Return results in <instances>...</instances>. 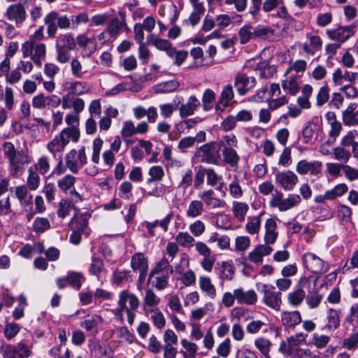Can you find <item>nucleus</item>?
I'll use <instances>...</instances> for the list:
<instances>
[{
  "instance_id": "63",
  "label": "nucleus",
  "mask_w": 358,
  "mask_h": 358,
  "mask_svg": "<svg viewBox=\"0 0 358 358\" xmlns=\"http://www.w3.org/2000/svg\"><path fill=\"white\" fill-rule=\"evenodd\" d=\"M57 60L62 64L66 63L71 58L70 49L64 48L60 45H56Z\"/></svg>"
},
{
  "instance_id": "15",
  "label": "nucleus",
  "mask_w": 358,
  "mask_h": 358,
  "mask_svg": "<svg viewBox=\"0 0 358 358\" xmlns=\"http://www.w3.org/2000/svg\"><path fill=\"white\" fill-rule=\"evenodd\" d=\"M6 16L8 20L15 21L17 24H20L26 18L24 7L21 3L11 5L8 7Z\"/></svg>"
},
{
  "instance_id": "51",
  "label": "nucleus",
  "mask_w": 358,
  "mask_h": 358,
  "mask_svg": "<svg viewBox=\"0 0 358 358\" xmlns=\"http://www.w3.org/2000/svg\"><path fill=\"white\" fill-rule=\"evenodd\" d=\"M333 155L336 160L343 163H347L351 157L350 152L341 145L333 149Z\"/></svg>"
},
{
  "instance_id": "30",
  "label": "nucleus",
  "mask_w": 358,
  "mask_h": 358,
  "mask_svg": "<svg viewBox=\"0 0 358 358\" xmlns=\"http://www.w3.org/2000/svg\"><path fill=\"white\" fill-rule=\"evenodd\" d=\"M282 87L287 94L294 96L299 91V85L296 76H290L281 81Z\"/></svg>"
},
{
  "instance_id": "49",
  "label": "nucleus",
  "mask_w": 358,
  "mask_h": 358,
  "mask_svg": "<svg viewBox=\"0 0 358 358\" xmlns=\"http://www.w3.org/2000/svg\"><path fill=\"white\" fill-rule=\"evenodd\" d=\"M171 275L167 273H155V275L153 277L155 278L153 286L159 291L164 290L168 287L169 279Z\"/></svg>"
},
{
  "instance_id": "44",
  "label": "nucleus",
  "mask_w": 358,
  "mask_h": 358,
  "mask_svg": "<svg viewBox=\"0 0 358 358\" xmlns=\"http://www.w3.org/2000/svg\"><path fill=\"white\" fill-rule=\"evenodd\" d=\"M150 178L147 180L148 184L153 182L161 181L164 176V171L162 166L159 165L152 166L148 171Z\"/></svg>"
},
{
  "instance_id": "59",
  "label": "nucleus",
  "mask_w": 358,
  "mask_h": 358,
  "mask_svg": "<svg viewBox=\"0 0 358 358\" xmlns=\"http://www.w3.org/2000/svg\"><path fill=\"white\" fill-rule=\"evenodd\" d=\"M189 229L194 236L199 237L206 231V225L201 220H197L189 224Z\"/></svg>"
},
{
  "instance_id": "8",
  "label": "nucleus",
  "mask_w": 358,
  "mask_h": 358,
  "mask_svg": "<svg viewBox=\"0 0 358 358\" xmlns=\"http://www.w3.org/2000/svg\"><path fill=\"white\" fill-rule=\"evenodd\" d=\"M301 199L298 194H289L287 199H283L281 192L273 194L270 204L272 207H276L280 211H286L298 205Z\"/></svg>"
},
{
  "instance_id": "9",
  "label": "nucleus",
  "mask_w": 358,
  "mask_h": 358,
  "mask_svg": "<svg viewBox=\"0 0 358 358\" xmlns=\"http://www.w3.org/2000/svg\"><path fill=\"white\" fill-rule=\"evenodd\" d=\"M262 287L264 292L263 302L268 307L277 311L280 310L282 303L280 293L275 292L273 286L269 287L268 285L264 284Z\"/></svg>"
},
{
  "instance_id": "23",
  "label": "nucleus",
  "mask_w": 358,
  "mask_h": 358,
  "mask_svg": "<svg viewBox=\"0 0 358 358\" xmlns=\"http://www.w3.org/2000/svg\"><path fill=\"white\" fill-rule=\"evenodd\" d=\"M204 210L205 208L203 201L194 199L188 203L185 210V215L187 218L195 219L202 215Z\"/></svg>"
},
{
  "instance_id": "47",
  "label": "nucleus",
  "mask_w": 358,
  "mask_h": 358,
  "mask_svg": "<svg viewBox=\"0 0 358 358\" xmlns=\"http://www.w3.org/2000/svg\"><path fill=\"white\" fill-rule=\"evenodd\" d=\"M215 92L210 89L206 90L202 96V107L203 110H210L213 108V103L215 101Z\"/></svg>"
},
{
  "instance_id": "38",
  "label": "nucleus",
  "mask_w": 358,
  "mask_h": 358,
  "mask_svg": "<svg viewBox=\"0 0 358 358\" xmlns=\"http://www.w3.org/2000/svg\"><path fill=\"white\" fill-rule=\"evenodd\" d=\"M46 56V46L43 43H36L31 56V60L37 66H41Z\"/></svg>"
},
{
  "instance_id": "62",
  "label": "nucleus",
  "mask_w": 358,
  "mask_h": 358,
  "mask_svg": "<svg viewBox=\"0 0 358 358\" xmlns=\"http://www.w3.org/2000/svg\"><path fill=\"white\" fill-rule=\"evenodd\" d=\"M329 99V88L327 85L321 87L317 94L316 101L318 106L324 105Z\"/></svg>"
},
{
  "instance_id": "21",
  "label": "nucleus",
  "mask_w": 358,
  "mask_h": 358,
  "mask_svg": "<svg viewBox=\"0 0 358 358\" xmlns=\"http://www.w3.org/2000/svg\"><path fill=\"white\" fill-rule=\"evenodd\" d=\"M199 106L200 101L195 96H189L187 103L179 107L180 116L185 117L194 115Z\"/></svg>"
},
{
  "instance_id": "10",
  "label": "nucleus",
  "mask_w": 358,
  "mask_h": 358,
  "mask_svg": "<svg viewBox=\"0 0 358 358\" xmlns=\"http://www.w3.org/2000/svg\"><path fill=\"white\" fill-rule=\"evenodd\" d=\"M355 29L356 27L354 25L340 27L337 29L327 30V35L333 41L343 43L354 36Z\"/></svg>"
},
{
  "instance_id": "27",
  "label": "nucleus",
  "mask_w": 358,
  "mask_h": 358,
  "mask_svg": "<svg viewBox=\"0 0 358 358\" xmlns=\"http://www.w3.org/2000/svg\"><path fill=\"white\" fill-rule=\"evenodd\" d=\"M65 87L69 93L75 95H82L90 91V85L83 81L66 82Z\"/></svg>"
},
{
  "instance_id": "37",
  "label": "nucleus",
  "mask_w": 358,
  "mask_h": 358,
  "mask_svg": "<svg viewBox=\"0 0 358 358\" xmlns=\"http://www.w3.org/2000/svg\"><path fill=\"white\" fill-rule=\"evenodd\" d=\"M267 320L266 317L263 319L255 320L250 316H248V333L257 334L262 328L266 327Z\"/></svg>"
},
{
  "instance_id": "2",
  "label": "nucleus",
  "mask_w": 358,
  "mask_h": 358,
  "mask_svg": "<svg viewBox=\"0 0 358 358\" xmlns=\"http://www.w3.org/2000/svg\"><path fill=\"white\" fill-rule=\"evenodd\" d=\"M118 306L117 314L121 316L122 312L126 311L127 322L131 324L136 315L134 311L139 306V300L137 296L133 293L123 290L119 296Z\"/></svg>"
},
{
  "instance_id": "7",
  "label": "nucleus",
  "mask_w": 358,
  "mask_h": 358,
  "mask_svg": "<svg viewBox=\"0 0 358 358\" xmlns=\"http://www.w3.org/2000/svg\"><path fill=\"white\" fill-rule=\"evenodd\" d=\"M220 146L217 143H206L197 149L196 156L201 157L202 162L216 164L220 156Z\"/></svg>"
},
{
  "instance_id": "16",
  "label": "nucleus",
  "mask_w": 358,
  "mask_h": 358,
  "mask_svg": "<svg viewBox=\"0 0 358 358\" xmlns=\"http://www.w3.org/2000/svg\"><path fill=\"white\" fill-rule=\"evenodd\" d=\"M357 103H350L342 113V120L346 126L358 125V110Z\"/></svg>"
},
{
  "instance_id": "18",
  "label": "nucleus",
  "mask_w": 358,
  "mask_h": 358,
  "mask_svg": "<svg viewBox=\"0 0 358 358\" xmlns=\"http://www.w3.org/2000/svg\"><path fill=\"white\" fill-rule=\"evenodd\" d=\"M76 180V179L74 176L67 174L57 181V185L62 191L64 192L69 191L71 195H74L80 199V196L74 188Z\"/></svg>"
},
{
  "instance_id": "25",
  "label": "nucleus",
  "mask_w": 358,
  "mask_h": 358,
  "mask_svg": "<svg viewBox=\"0 0 358 358\" xmlns=\"http://www.w3.org/2000/svg\"><path fill=\"white\" fill-rule=\"evenodd\" d=\"M307 38L309 43H305L303 45V50L307 54L314 55L317 51L321 49L322 41L320 36L310 34H307Z\"/></svg>"
},
{
  "instance_id": "5",
  "label": "nucleus",
  "mask_w": 358,
  "mask_h": 358,
  "mask_svg": "<svg viewBox=\"0 0 358 358\" xmlns=\"http://www.w3.org/2000/svg\"><path fill=\"white\" fill-rule=\"evenodd\" d=\"M304 266L310 272L320 274L328 271L329 264L312 252H306L302 257Z\"/></svg>"
},
{
  "instance_id": "55",
  "label": "nucleus",
  "mask_w": 358,
  "mask_h": 358,
  "mask_svg": "<svg viewBox=\"0 0 358 358\" xmlns=\"http://www.w3.org/2000/svg\"><path fill=\"white\" fill-rule=\"evenodd\" d=\"M329 329H336L340 324V315L338 310L330 308L327 313Z\"/></svg>"
},
{
  "instance_id": "20",
  "label": "nucleus",
  "mask_w": 358,
  "mask_h": 358,
  "mask_svg": "<svg viewBox=\"0 0 358 358\" xmlns=\"http://www.w3.org/2000/svg\"><path fill=\"white\" fill-rule=\"evenodd\" d=\"M277 222L273 218L266 220L265 223L264 241L266 245L273 244L278 236Z\"/></svg>"
},
{
  "instance_id": "1",
  "label": "nucleus",
  "mask_w": 358,
  "mask_h": 358,
  "mask_svg": "<svg viewBox=\"0 0 358 358\" xmlns=\"http://www.w3.org/2000/svg\"><path fill=\"white\" fill-rule=\"evenodd\" d=\"M4 157L8 161V171L13 178H19L24 172V165L31 162L30 157L27 151L18 150L11 142H6L2 145Z\"/></svg>"
},
{
  "instance_id": "54",
  "label": "nucleus",
  "mask_w": 358,
  "mask_h": 358,
  "mask_svg": "<svg viewBox=\"0 0 358 358\" xmlns=\"http://www.w3.org/2000/svg\"><path fill=\"white\" fill-rule=\"evenodd\" d=\"M169 57L175 59V64L180 66L188 56V52L186 50H177L174 47L169 52Z\"/></svg>"
},
{
  "instance_id": "6",
  "label": "nucleus",
  "mask_w": 358,
  "mask_h": 358,
  "mask_svg": "<svg viewBox=\"0 0 358 358\" xmlns=\"http://www.w3.org/2000/svg\"><path fill=\"white\" fill-rule=\"evenodd\" d=\"M0 352L3 358H28L31 355L29 346L22 342L17 345H3L0 347Z\"/></svg>"
},
{
  "instance_id": "40",
  "label": "nucleus",
  "mask_w": 358,
  "mask_h": 358,
  "mask_svg": "<svg viewBox=\"0 0 358 358\" xmlns=\"http://www.w3.org/2000/svg\"><path fill=\"white\" fill-rule=\"evenodd\" d=\"M148 41L152 44L157 49L165 51L167 55H169V50L173 48L169 41L162 38H155L152 34L148 36Z\"/></svg>"
},
{
  "instance_id": "36",
  "label": "nucleus",
  "mask_w": 358,
  "mask_h": 358,
  "mask_svg": "<svg viewBox=\"0 0 358 358\" xmlns=\"http://www.w3.org/2000/svg\"><path fill=\"white\" fill-rule=\"evenodd\" d=\"M88 225V218L83 215L73 217L69 224L71 230H76L84 233Z\"/></svg>"
},
{
  "instance_id": "4",
  "label": "nucleus",
  "mask_w": 358,
  "mask_h": 358,
  "mask_svg": "<svg viewBox=\"0 0 358 358\" xmlns=\"http://www.w3.org/2000/svg\"><path fill=\"white\" fill-rule=\"evenodd\" d=\"M87 162V157L84 146L81 147L78 151L72 149L65 155L66 166L73 173H78L80 168L85 166Z\"/></svg>"
},
{
  "instance_id": "17",
  "label": "nucleus",
  "mask_w": 358,
  "mask_h": 358,
  "mask_svg": "<svg viewBox=\"0 0 358 358\" xmlns=\"http://www.w3.org/2000/svg\"><path fill=\"white\" fill-rule=\"evenodd\" d=\"M199 197L203 204L210 208H222L224 206V201L216 198L213 189L203 191L199 194Z\"/></svg>"
},
{
  "instance_id": "12",
  "label": "nucleus",
  "mask_w": 358,
  "mask_h": 358,
  "mask_svg": "<svg viewBox=\"0 0 358 358\" xmlns=\"http://www.w3.org/2000/svg\"><path fill=\"white\" fill-rule=\"evenodd\" d=\"M322 164L320 161L308 162L306 159H301L296 164V171L300 175L310 174L317 176L321 173Z\"/></svg>"
},
{
  "instance_id": "33",
  "label": "nucleus",
  "mask_w": 358,
  "mask_h": 358,
  "mask_svg": "<svg viewBox=\"0 0 358 358\" xmlns=\"http://www.w3.org/2000/svg\"><path fill=\"white\" fill-rule=\"evenodd\" d=\"M66 146V145L57 135L47 144L46 148L56 158L58 154L64 150Z\"/></svg>"
},
{
  "instance_id": "28",
  "label": "nucleus",
  "mask_w": 358,
  "mask_h": 358,
  "mask_svg": "<svg viewBox=\"0 0 358 358\" xmlns=\"http://www.w3.org/2000/svg\"><path fill=\"white\" fill-rule=\"evenodd\" d=\"M281 321L286 327H294L301 322V316L299 311H285L281 314Z\"/></svg>"
},
{
  "instance_id": "13",
  "label": "nucleus",
  "mask_w": 358,
  "mask_h": 358,
  "mask_svg": "<svg viewBox=\"0 0 358 358\" xmlns=\"http://www.w3.org/2000/svg\"><path fill=\"white\" fill-rule=\"evenodd\" d=\"M131 266L134 271H139L138 282H143L148 273V260L141 252L134 255L131 259Z\"/></svg>"
},
{
  "instance_id": "14",
  "label": "nucleus",
  "mask_w": 358,
  "mask_h": 358,
  "mask_svg": "<svg viewBox=\"0 0 358 358\" xmlns=\"http://www.w3.org/2000/svg\"><path fill=\"white\" fill-rule=\"evenodd\" d=\"M332 80L336 86H342L345 82L355 83L358 80V73L348 71H343L341 69L337 68L332 73Z\"/></svg>"
},
{
  "instance_id": "53",
  "label": "nucleus",
  "mask_w": 358,
  "mask_h": 358,
  "mask_svg": "<svg viewBox=\"0 0 358 358\" xmlns=\"http://www.w3.org/2000/svg\"><path fill=\"white\" fill-rule=\"evenodd\" d=\"M306 338V334L299 333L287 338L292 354L296 350L298 346L305 342Z\"/></svg>"
},
{
  "instance_id": "58",
  "label": "nucleus",
  "mask_w": 358,
  "mask_h": 358,
  "mask_svg": "<svg viewBox=\"0 0 358 358\" xmlns=\"http://www.w3.org/2000/svg\"><path fill=\"white\" fill-rule=\"evenodd\" d=\"M234 86L240 95H244L246 93V75L239 73L235 78Z\"/></svg>"
},
{
  "instance_id": "56",
  "label": "nucleus",
  "mask_w": 358,
  "mask_h": 358,
  "mask_svg": "<svg viewBox=\"0 0 358 358\" xmlns=\"http://www.w3.org/2000/svg\"><path fill=\"white\" fill-rule=\"evenodd\" d=\"M151 320L154 324L158 328L162 329L165 326L166 319L163 313L158 309H152L150 310Z\"/></svg>"
},
{
  "instance_id": "43",
  "label": "nucleus",
  "mask_w": 358,
  "mask_h": 358,
  "mask_svg": "<svg viewBox=\"0 0 358 358\" xmlns=\"http://www.w3.org/2000/svg\"><path fill=\"white\" fill-rule=\"evenodd\" d=\"M306 296V292L298 288L289 292L287 295V300L289 304L293 306H299L301 304Z\"/></svg>"
},
{
  "instance_id": "64",
  "label": "nucleus",
  "mask_w": 358,
  "mask_h": 358,
  "mask_svg": "<svg viewBox=\"0 0 358 358\" xmlns=\"http://www.w3.org/2000/svg\"><path fill=\"white\" fill-rule=\"evenodd\" d=\"M306 301L310 308H316L320 304L323 296L317 292L313 294H308L305 296Z\"/></svg>"
},
{
  "instance_id": "41",
  "label": "nucleus",
  "mask_w": 358,
  "mask_h": 358,
  "mask_svg": "<svg viewBox=\"0 0 358 358\" xmlns=\"http://www.w3.org/2000/svg\"><path fill=\"white\" fill-rule=\"evenodd\" d=\"M176 241L183 248H191L195 243L194 236L187 231L179 232L176 236Z\"/></svg>"
},
{
  "instance_id": "60",
  "label": "nucleus",
  "mask_w": 358,
  "mask_h": 358,
  "mask_svg": "<svg viewBox=\"0 0 358 358\" xmlns=\"http://www.w3.org/2000/svg\"><path fill=\"white\" fill-rule=\"evenodd\" d=\"M224 161L231 166H235L238 163L239 157L236 152L231 148H225L223 150Z\"/></svg>"
},
{
  "instance_id": "32",
  "label": "nucleus",
  "mask_w": 358,
  "mask_h": 358,
  "mask_svg": "<svg viewBox=\"0 0 358 358\" xmlns=\"http://www.w3.org/2000/svg\"><path fill=\"white\" fill-rule=\"evenodd\" d=\"M27 187L25 185L17 186L15 194L22 206H29L32 203V195L28 192Z\"/></svg>"
},
{
  "instance_id": "48",
  "label": "nucleus",
  "mask_w": 358,
  "mask_h": 358,
  "mask_svg": "<svg viewBox=\"0 0 358 358\" xmlns=\"http://www.w3.org/2000/svg\"><path fill=\"white\" fill-rule=\"evenodd\" d=\"M160 302V299L158 297L154 291L151 289H147L145 291V296L143 298V303L145 306L149 308L157 307Z\"/></svg>"
},
{
  "instance_id": "26",
  "label": "nucleus",
  "mask_w": 358,
  "mask_h": 358,
  "mask_svg": "<svg viewBox=\"0 0 358 358\" xmlns=\"http://www.w3.org/2000/svg\"><path fill=\"white\" fill-rule=\"evenodd\" d=\"M76 43L88 51L89 55L93 54L97 49V43L94 38H88L86 34H79L76 39Z\"/></svg>"
},
{
  "instance_id": "24",
  "label": "nucleus",
  "mask_w": 358,
  "mask_h": 358,
  "mask_svg": "<svg viewBox=\"0 0 358 358\" xmlns=\"http://www.w3.org/2000/svg\"><path fill=\"white\" fill-rule=\"evenodd\" d=\"M199 288L210 299H214L217 296V291L211 279L208 276H200L199 279Z\"/></svg>"
},
{
  "instance_id": "29",
  "label": "nucleus",
  "mask_w": 358,
  "mask_h": 358,
  "mask_svg": "<svg viewBox=\"0 0 358 358\" xmlns=\"http://www.w3.org/2000/svg\"><path fill=\"white\" fill-rule=\"evenodd\" d=\"M58 136L67 145L70 141L77 143L80 138V134L76 127H69L63 129Z\"/></svg>"
},
{
  "instance_id": "46",
  "label": "nucleus",
  "mask_w": 358,
  "mask_h": 358,
  "mask_svg": "<svg viewBox=\"0 0 358 358\" xmlns=\"http://www.w3.org/2000/svg\"><path fill=\"white\" fill-rule=\"evenodd\" d=\"M125 24L124 20L118 19L117 17L110 20L108 24L107 31L111 36H116L118 35Z\"/></svg>"
},
{
  "instance_id": "34",
  "label": "nucleus",
  "mask_w": 358,
  "mask_h": 358,
  "mask_svg": "<svg viewBox=\"0 0 358 358\" xmlns=\"http://www.w3.org/2000/svg\"><path fill=\"white\" fill-rule=\"evenodd\" d=\"M170 261L164 257L156 266L150 271L149 278L155 275V273H167L172 274L173 272V267L169 264Z\"/></svg>"
},
{
  "instance_id": "39",
  "label": "nucleus",
  "mask_w": 358,
  "mask_h": 358,
  "mask_svg": "<svg viewBox=\"0 0 358 358\" xmlns=\"http://www.w3.org/2000/svg\"><path fill=\"white\" fill-rule=\"evenodd\" d=\"M317 279L313 276L303 277L299 281V288L306 290L308 294H313L317 292Z\"/></svg>"
},
{
  "instance_id": "42",
  "label": "nucleus",
  "mask_w": 358,
  "mask_h": 358,
  "mask_svg": "<svg viewBox=\"0 0 358 358\" xmlns=\"http://www.w3.org/2000/svg\"><path fill=\"white\" fill-rule=\"evenodd\" d=\"M179 87V83L177 80H169L161 83L154 87L156 93H169L175 91Z\"/></svg>"
},
{
  "instance_id": "22",
  "label": "nucleus",
  "mask_w": 358,
  "mask_h": 358,
  "mask_svg": "<svg viewBox=\"0 0 358 358\" xmlns=\"http://www.w3.org/2000/svg\"><path fill=\"white\" fill-rule=\"evenodd\" d=\"M234 98L233 87L231 85L224 86L222 89L220 97L215 106L217 111H223L228 107L229 101Z\"/></svg>"
},
{
  "instance_id": "11",
  "label": "nucleus",
  "mask_w": 358,
  "mask_h": 358,
  "mask_svg": "<svg viewBox=\"0 0 358 358\" xmlns=\"http://www.w3.org/2000/svg\"><path fill=\"white\" fill-rule=\"evenodd\" d=\"M275 180L285 191L292 190L299 181L298 176L292 171L277 173Z\"/></svg>"
},
{
  "instance_id": "61",
  "label": "nucleus",
  "mask_w": 358,
  "mask_h": 358,
  "mask_svg": "<svg viewBox=\"0 0 358 358\" xmlns=\"http://www.w3.org/2000/svg\"><path fill=\"white\" fill-rule=\"evenodd\" d=\"M289 101L288 98L285 95H282L278 98H273V99H267L268 106L271 110H275L285 106Z\"/></svg>"
},
{
  "instance_id": "50",
  "label": "nucleus",
  "mask_w": 358,
  "mask_h": 358,
  "mask_svg": "<svg viewBox=\"0 0 358 358\" xmlns=\"http://www.w3.org/2000/svg\"><path fill=\"white\" fill-rule=\"evenodd\" d=\"M56 45H60L64 48L73 50L76 43L73 35L70 33L61 35L57 40Z\"/></svg>"
},
{
  "instance_id": "57",
  "label": "nucleus",
  "mask_w": 358,
  "mask_h": 358,
  "mask_svg": "<svg viewBox=\"0 0 358 358\" xmlns=\"http://www.w3.org/2000/svg\"><path fill=\"white\" fill-rule=\"evenodd\" d=\"M103 320L101 316L95 315L90 318L85 320L81 323V327L85 328L87 331H91L101 324Z\"/></svg>"
},
{
  "instance_id": "35",
  "label": "nucleus",
  "mask_w": 358,
  "mask_h": 358,
  "mask_svg": "<svg viewBox=\"0 0 358 358\" xmlns=\"http://www.w3.org/2000/svg\"><path fill=\"white\" fill-rule=\"evenodd\" d=\"M41 183L39 173L30 166L27 170V187L31 191L37 189Z\"/></svg>"
},
{
  "instance_id": "3",
  "label": "nucleus",
  "mask_w": 358,
  "mask_h": 358,
  "mask_svg": "<svg viewBox=\"0 0 358 358\" xmlns=\"http://www.w3.org/2000/svg\"><path fill=\"white\" fill-rule=\"evenodd\" d=\"M71 21L66 15H59L57 12L52 11L44 18V23L47 25V34L50 37H55L58 28L69 29L71 27Z\"/></svg>"
},
{
  "instance_id": "52",
  "label": "nucleus",
  "mask_w": 358,
  "mask_h": 358,
  "mask_svg": "<svg viewBox=\"0 0 358 358\" xmlns=\"http://www.w3.org/2000/svg\"><path fill=\"white\" fill-rule=\"evenodd\" d=\"M206 170L208 185L213 187L219 184L217 189L221 191L222 188V177L218 176L213 169H206Z\"/></svg>"
},
{
  "instance_id": "19",
  "label": "nucleus",
  "mask_w": 358,
  "mask_h": 358,
  "mask_svg": "<svg viewBox=\"0 0 358 358\" xmlns=\"http://www.w3.org/2000/svg\"><path fill=\"white\" fill-rule=\"evenodd\" d=\"M246 250V238L245 236H239L236 238L234 252L237 255L241 256L240 258H236L235 262L238 265H243V272L245 274L246 263L245 257L243 256L245 250Z\"/></svg>"
},
{
  "instance_id": "45",
  "label": "nucleus",
  "mask_w": 358,
  "mask_h": 358,
  "mask_svg": "<svg viewBox=\"0 0 358 358\" xmlns=\"http://www.w3.org/2000/svg\"><path fill=\"white\" fill-rule=\"evenodd\" d=\"M34 170L42 176L47 174L50 170V158L47 156L41 157L35 164Z\"/></svg>"
},
{
  "instance_id": "31",
  "label": "nucleus",
  "mask_w": 358,
  "mask_h": 358,
  "mask_svg": "<svg viewBox=\"0 0 358 358\" xmlns=\"http://www.w3.org/2000/svg\"><path fill=\"white\" fill-rule=\"evenodd\" d=\"M273 249L270 245H259L250 253V259L255 263H259L262 262V258L264 256L268 255Z\"/></svg>"
}]
</instances>
